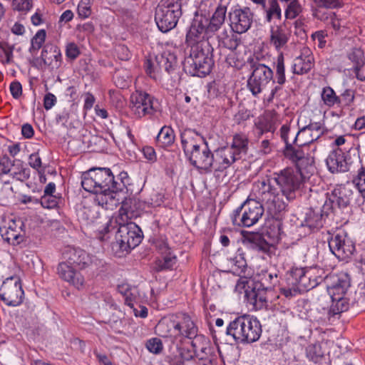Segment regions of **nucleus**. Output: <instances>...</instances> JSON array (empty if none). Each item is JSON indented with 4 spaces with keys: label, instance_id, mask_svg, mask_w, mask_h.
<instances>
[{
    "label": "nucleus",
    "instance_id": "nucleus-47",
    "mask_svg": "<svg viewBox=\"0 0 365 365\" xmlns=\"http://www.w3.org/2000/svg\"><path fill=\"white\" fill-rule=\"evenodd\" d=\"M252 281L246 276H241L235 285V291L239 294L245 293V297L247 299V293L254 289L250 284Z\"/></svg>",
    "mask_w": 365,
    "mask_h": 365
},
{
    "label": "nucleus",
    "instance_id": "nucleus-14",
    "mask_svg": "<svg viewBox=\"0 0 365 365\" xmlns=\"http://www.w3.org/2000/svg\"><path fill=\"white\" fill-rule=\"evenodd\" d=\"M24 291L20 279L14 276L6 278L0 288V297L7 305L17 306L22 302Z\"/></svg>",
    "mask_w": 365,
    "mask_h": 365
},
{
    "label": "nucleus",
    "instance_id": "nucleus-35",
    "mask_svg": "<svg viewBox=\"0 0 365 365\" xmlns=\"http://www.w3.org/2000/svg\"><path fill=\"white\" fill-rule=\"evenodd\" d=\"M247 302L253 305L256 309H261L267 307V301L263 292L251 289L247 294Z\"/></svg>",
    "mask_w": 365,
    "mask_h": 365
},
{
    "label": "nucleus",
    "instance_id": "nucleus-53",
    "mask_svg": "<svg viewBox=\"0 0 365 365\" xmlns=\"http://www.w3.org/2000/svg\"><path fill=\"white\" fill-rule=\"evenodd\" d=\"M78 14L81 18L86 19L91 14V0H81L78 5Z\"/></svg>",
    "mask_w": 365,
    "mask_h": 365
},
{
    "label": "nucleus",
    "instance_id": "nucleus-5",
    "mask_svg": "<svg viewBox=\"0 0 365 365\" xmlns=\"http://www.w3.org/2000/svg\"><path fill=\"white\" fill-rule=\"evenodd\" d=\"M226 332L237 342L252 343L259 339L262 334V327L256 318L250 315H243L232 321Z\"/></svg>",
    "mask_w": 365,
    "mask_h": 365
},
{
    "label": "nucleus",
    "instance_id": "nucleus-25",
    "mask_svg": "<svg viewBox=\"0 0 365 365\" xmlns=\"http://www.w3.org/2000/svg\"><path fill=\"white\" fill-rule=\"evenodd\" d=\"M182 13H175L157 7L155 14V21L158 29L165 33L175 27Z\"/></svg>",
    "mask_w": 365,
    "mask_h": 365
},
{
    "label": "nucleus",
    "instance_id": "nucleus-51",
    "mask_svg": "<svg viewBox=\"0 0 365 365\" xmlns=\"http://www.w3.org/2000/svg\"><path fill=\"white\" fill-rule=\"evenodd\" d=\"M33 7L32 0H12L11 8L14 11L28 12Z\"/></svg>",
    "mask_w": 365,
    "mask_h": 365
},
{
    "label": "nucleus",
    "instance_id": "nucleus-2",
    "mask_svg": "<svg viewBox=\"0 0 365 365\" xmlns=\"http://www.w3.org/2000/svg\"><path fill=\"white\" fill-rule=\"evenodd\" d=\"M83 188L94 194L93 200L106 210H113L125 199V185L115 180L108 168H92L83 173L81 180Z\"/></svg>",
    "mask_w": 365,
    "mask_h": 365
},
{
    "label": "nucleus",
    "instance_id": "nucleus-36",
    "mask_svg": "<svg viewBox=\"0 0 365 365\" xmlns=\"http://www.w3.org/2000/svg\"><path fill=\"white\" fill-rule=\"evenodd\" d=\"M275 69V78L279 85H283L286 82L284 56L279 53L274 63Z\"/></svg>",
    "mask_w": 365,
    "mask_h": 365
},
{
    "label": "nucleus",
    "instance_id": "nucleus-3",
    "mask_svg": "<svg viewBox=\"0 0 365 365\" xmlns=\"http://www.w3.org/2000/svg\"><path fill=\"white\" fill-rule=\"evenodd\" d=\"M227 11V4L219 3L211 16L197 15L193 18L186 34L187 42L197 43L215 36L225 25Z\"/></svg>",
    "mask_w": 365,
    "mask_h": 365
},
{
    "label": "nucleus",
    "instance_id": "nucleus-41",
    "mask_svg": "<svg viewBox=\"0 0 365 365\" xmlns=\"http://www.w3.org/2000/svg\"><path fill=\"white\" fill-rule=\"evenodd\" d=\"M46 37V32L44 29L38 30L34 36L31 38V47L29 51L31 53L36 54L37 51L42 47L45 42Z\"/></svg>",
    "mask_w": 365,
    "mask_h": 365
},
{
    "label": "nucleus",
    "instance_id": "nucleus-58",
    "mask_svg": "<svg viewBox=\"0 0 365 365\" xmlns=\"http://www.w3.org/2000/svg\"><path fill=\"white\" fill-rule=\"evenodd\" d=\"M328 19V24L336 31H339L344 27V21L339 19L335 13H330Z\"/></svg>",
    "mask_w": 365,
    "mask_h": 365
},
{
    "label": "nucleus",
    "instance_id": "nucleus-48",
    "mask_svg": "<svg viewBox=\"0 0 365 365\" xmlns=\"http://www.w3.org/2000/svg\"><path fill=\"white\" fill-rule=\"evenodd\" d=\"M215 4V0H202L194 18H196L197 15L210 16V13L214 9Z\"/></svg>",
    "mask_w": 365,
    "mask_h": 365
},
{
    "label": "nucleus",
    "instance_id": "nucleus-24",
    "mask_svg": "<svg viewBox=\"0 0 365 365\" xmlns=\"http://www.w3.org/2000/svg\"><path fill=\"white\" fill-rule=\"evenodd\" d=\"M314 65V58L312 51L306 46H304L300 51V55L296 57L292 66L293 73L303 75L313 68Z\"/></svg>",
    "mask_w": 365,
    "mask_h": 365
},
{
    "label": "nucleus",
    "instance_id": "nucleus-54",
    "mask_svg": "<svg viewBox=\"0 0 365 365\" xmlns=\"http://www.w3.org/2000/svg\"><path fill=\"white\" fill-rule=\"evenodd\" d=\"M333 278V286L339 287L341 291H347L350 287V280L346 274H341L339 276H334Z\"/></svg>",
    "mask_w": 365,
    "mask_h": 365
},
{
    "label": "nucleus",
    "instance_id": "nucleus-12",
    "mask_svg": "<svg viewBox=\"0 0 365 365\" xmlns=\"http://www.w3.org/2000/svg\"><path fill=\"white\" fill-rule=\"evenodd\" d=\"M157 101L150 95L136 91L130 96V108L137 118L152 115L157 111Z\"/></svg>",
    "mask_w": 365,
    "mask_h": 365
},
{
    "label": "nucleus",
    "instance_id": "nucleus-45",
    "mask_svg": "<svg viewBox=\"0 0 365 365\" xmlns=\"http://www.w3.org/2000/svg\"><path fill=\"white\" fill-rule=\"evenodd\" d=\"M274 18H282V9L277 0H271L269 1V7L266 9V20L270 22Z\"/></svg>",
    "mask_w": 365,
    "mask_h": 365
},
{
    "label": "nucleus",
    "instance_id": "nucleus-49",
    "mask_svg": "<svg viewBox=\"0 0 365 365\" xmlns=\"http://www.w3.org/2000/svg\"><path fill=\"white\" fill-rule=\"evenodd\" d=\"M158 8L173 12L182 13L181 0H162Z\"/></svg>",
    "mask_w": 365,
    "mask_h": 365
},
{
    "label": "nucleus",
    "instance_id": "nucleus-16",
    "mask_svg": "<svg viewBox=\"0 0 365 365\" xmlns=\"http://www.w3.org/2000/svg\"><path fill=\"white\" fill-rule=\"evenodd\" d=\"M331 252L339 259H346L355 250V245L344 230H339L329 241Z\"/></svg>",
    "mask_w": 365,
    "mask_h": 365
},
{
    "label": "nucleus",
    "instance_id": "nucleus-34",
    "mask_svg": "<svg viewBox=\"0 0 365 365\" xmlns=\"http://www.w3.org/2000/svg\"><path fill=\"white\" fill-rule=\"evenodd\" d=\"M156 140L161 147L171 145L175 140L174 130L169 126H163L159 131Z\"/></svg>",
    "mask_w": 365,
    "mask_h": 365
},
{
    "label": "nucleus",
    "instance_id": "nucleus-15",
    "mask_svg": "<svg viewBox=\"0 0 365 365\" xmlns=\"http://www.w3.org/2000/svg\"><path fill=\"white\" fill-rule=\"evenodd\" d=\"M254 14L248 7H236L229 13L230 26L232 31L242 34L252 26Z\"/></svg>",
    "mask_w": 365,
    "mask_h": 365
},
{
    "label": "nucleus",
    "instance_id": "nucleus-63",
    "mask_svg": "<svg viewBox=\"0 0 365 365\" xmlns=\"http://www.w3.org/2000/svg\"><path fill=\"white\" fill-rule=\"evenodd\" d=\"M11 162L7 156L0 158V176L11 171Z\"/></svg>",
    "mask_w": 365,
    "mask_h": 365
},
{
    "label": "nucleus",
    "instance_id": "nucleus-42",
    "mask_svg": "<svg viewBox=\"0 0 365 365\" xmlns=\"http://www.w3.org/2000/svg\"><path fill=\"white\" fill-rule=\"evenodd\" d=\"M349 303L346 298H340L338 296L334 297L331 299V305L330 307V313L332 315L338 314L347 310Z\"/></svg>",
    "mask_w": 365,
    "mask_h": 365
},
{
    "label": "nucleus",
    "instance_id": "nucleus-60",
    "mask_svg": "<svg viewBox=\"0 0 365 365\" xmlns=\"http://www.w3.org/2000/svg\"><path fill=\"white\" fill-rule=\"evenodd\" d=\"M283 92L282 85L276 86L271 90V92L268 95H265L264 101L268 103H272L274 99H279Z\"/></svg>",
    "mask_w": 365,
    "mask_h": 365
},
{
    "label": "nucleus",
    "instance_id": "nucleus-1",
    "mask_svg": "<svg viewBox=\"0 0 365 365\" xmlns=\"http://www.w3.org/2000/svg\"><path fill=\"white\" fill-rule=\"evenodd\" d=\"M307 178L302 171L287 167L255 182L250 196L261 200L270 211L280 212L287 206L282 196L288 200L294 199L296 192Z\"/></svg>",
    "mask_w": 365,
    "mask_h": 365
},
{
    "label": "nucleus",
    "instance_id": "nucleus-27",
    "mask_svg": "<svg viewBox=\"0 0 365 365\" xmlns=\"http://www.w3.org/2000/svg\"><path fill=\"white\" fill-rule=\"evenodd\" d=\"M187 158L197 169L205 170L211 169L212 154L205 143L197 150H195Z\"/></svg>",
    "mask_w": 365,
    "mask_h": 365
},
{
    "label": "nucleus",
    "instance_id": "nucleus-7",
    "mask_svg": "<svg viewBox=\"0 0 365 365\" xmlns=\"http://www.w3.org/2000/svg\"><path fill=\"white\" fill-rule=\"evenodd\" d=\"M212 66L210 53L196 44L191 47L190 54L185 58L184 70L191 76L204 77L210 73Z\"/></svg>",
    "mask_w": 365,
    "mask_h": 365
},
{
    "label": "nucleus",
    "instance_id": "nucleus-10",
    "mask_svg": "<svg viewBox=\"0 0 365 365\" xmlns=\"http://www.w3.org/2000/svg\"><path fill=\"white\" fill-rule=\"evenodd\" d=\"M114 245L128 252L137 247L142 240L139 227L135 223L120 225L115 236Z\"/></svg>",
    "mask_w": 365,
    "mask_h": 365
},
{
    "label": "nucleus",
    "instance_id": "nucleus-31",
    "mask_svg": "<svg viewBox=\"0 0 365 365\" xmlns=\"http://www.w3.org/2000/svg\"><path fill=\"white\" fill-rule=\"evenodd\" d=\"M237 34L225 28L217 36L219 45L231 51L236 50L241 43V39Z\"/></svg>",
    "mask_w": 365,
    "mask_h": 365
},
{
    "label": "nucleus",
    "instance_id": "nucleus-46",
    "mask_svg": "<svg viewBox=\"0 0 365 365\" xmlns=\"http://www.w3.org/2000/svg\"><path fill=\"white\" fill-rule=\"evenodd\" d=\"M302 11L299 0H294L287 5L284 16L287 19H294Z\"/></svg>",
    "mask_w": 365,
    "mask_h": 365
},
{
    "label": "nucleus",
    "instance_id": "nucleus-50",
    "mask_svg": "<svg viewBox=\"0 0 365 365\" xmlns=\"http://www.w3.org/2000/svg\"><path fill=\"white\" fill-rule=\"evenodd\" d=\"M11 175L13 178L24 182L29 178L30 170L22 165H19L11 172Z\"/></svg>",
    "mask_w": 365,
    "mask_h": 365
},
{
    "label": "nucleus",
    "instance_id": "nucleus-64",
    "mask_svg": "<svg viewBox=\"0 0 365 365\" xmlns=\"http://www.w3.org/2000/svg\"><path fill=\"white\" fill-rule=\"evenodd\" d=\"M298 287L297 284H288L287 287H282L281 289V292L286 297H292L293 296H296L297 294L302 292L299 289H297Z\"/></svg>",
    "mask_w": 365,
    "mask_h": 365
},
{
    "label": "nucleus",
    "instance_id": "nucleus-19",
    "mask_svg": "<svg viewBox=\"0 0 365 365\" xmlns=\"http://www.w3.org/2000/svg\"><path fill=\"white\" fill-rule=\"evenodd\" d=\"M320 128L316 124H310L303 127L297 133L293 143L300 146H307L312 151H316L317 146L315 141L320 136Z\"/></svg>",
    "mask_w": 365,
    "mask_h": 365
},
{
    "label": "nucleus",
    "instance_id": "nucleus-6",
    "mask_svg": "<svg viewBox=\"0 0 365 365\" xmlns=\"http://www.w3.org/2000/svg\"><path fill=\"white\" fill-rule=\"evenodd\" d=\"M175 50L174 48H166L154 58H147L145 62L147 74L155 80H160L163 69L168 74L172 73L178 66Z\"/></svg>",
    "mask_w": 365,
    "mask_h": 365
},
{
    "label": "nucleus",
    "instance_id": "nucleus-61",
    "mask_svg": "<svg viewBox=\"0 0 365 365\" xmlns=\"http://www.w3.org/2000/svg\"><path fill=\"white\" fill-rule=\"evenodd\" d=\"M138 297L137 288L133 287L131 290L124 297L125 303L130 308L134 307V304L136 302Z\"/></svg>",
    "mask_w": 365,
    "mask_h": 365
},
{
    "label": "nucleus",
    "instance_id": "nucleus-59",
    "mask_svg": "<svg viewBox=\"0 0 365 365\" xmlns=\"http://www.w3.org/2000/svg\"><path fill=\"white\" fill-rule=\"evenodd\" d=\"M80 55L78 46L75 43H68L66 47V56L68 58L74 60Z\"/></svg>",
    "mask_w": 365,
    "mask_h": 365
},
{
    "label": "nucleus",
    "instance_id": "nucleus-23",
    "mask_svg": "<svg viewBox=\"0 0 365 365\" xmlns=\"http://www.w3.org/2000/svg\"><path fill=\"white\" fill-rule=\"evenodd\" d=\"M286 282L288 284H297L302 292L312 289L307 268L292 267L287 274Z\"/></svg>",
    "mask_w": 365,
    "mask_h": 365
},
{
    "label": "nucleus",
    "instance_id": "nucleus-37",
    "mask_svg": "<svg viewBox=\"0 0 365 365\" xmlns=\"http://www.w3.org/2000/svg\"><path fill=\"white\" fill-rule=\"evenodd\" d=\"M322 99L324 104L329 108L341 103L339 97L336 95L334 91L329 86L323 88Z\"/></svg>",
    "mask_w": 365,
    "mask_h": 365
},
{
    "label": "nucleus",
    "instance_id": "nucleus-18",
    "mask_svg": "<svg viewBox=\"0 0 365 365\" xmlns=\"http://www.w3.org/2000/svg\"><path fill=\"white\" fill-rule=\"evenodd\" d=\"M24 225L21 220H10L8 223L0 227V233L3 239L13 245H19L24 240Z\"/></svg>",
    "mask_w": 365,
    "mask_h": 365
},
{
    "label": "nucleus",
    "instance_id": "nucleus-26",
    "mask_svg": "<svg viewBox=\"0 0 365 365\" xmlns=\"http://www.w3.org/2000/svg\"><path fill=\"white\" fill-rule=\"evenodd\" d=\"M63 257L68 263L79 269H84L91 263V256L80 248L67 247Z\"/></svg>",
    "mask_w": 365,
    "mask_h": 365
},
{
    "label": "nucleus",
    "instance_id": "nucleus-57",
    "mask_svg": "<svg viewBox=\"0 0 365 365\" xmlns=\"http://www.w3.org/2000/svg\"><path fill=\"white\" fill-rule=\"evenodd\" d=\"M57 199L53 195H43L41 198V205L43 207L52 209L57 206Z\"/></svg>",
    "mask_w": 365,
    "mask_h": 365
},
{
    "label": "nucleus",
    "instance_id": "nucleus-40",
    "mask_svg": "<svg viewBox=\"0 0 365 365\" xmlns=\"http://www.w3.org/2000/svg\"><path fill=\"white\" fill-rule=\"evenodd\" d=\"M306 355L309 360L317 363L324 356L321 345L317 343L308 345L306 348Z\"/></svg>",
    "mask_w": 365,
    "mask_h": 365
},
{
    "label": "nucleus",
    "instance_id": "nucleus-55",
    "mask_svg": "<svg viewBox=\"0 0 365 365\" xmlns=\"http://www.w3.org/2000/svg\"><path fill=\"white\" fill-rule=\"evenodd\" d=\"M13 58V51L9 46L0 43V61L3 64H9Z\"/></svg>",
    "mask_w": 365,
    "mask_h": 365
},
{
    "label": "nucleus",
    "instance_id": "nucleus-38",
    "mask_svg": "<svg viewBox=\"0 0 365 365\" xmlns=\"http://www.w3.org/2000/svg\"><path fill=\"white\" fill-rule=\"evenodd\" d=\"M81 212L82 219L88 225L98 224V220H101L99 212L96 207L83 206Z\"/></svg>",
    "mask_w": 365,
    "mask_h": 365
},
{
    "label": "nucleus",
    "instance_id": "nucleus-9",
    "mask_svg": "<svg viewBox=\"0 0 365 365\" xmlns=\"http://www.w3.org/2000/svg\"><path fill=\"white\" fill-rule=\"evenodd\" d=\"M314 153L309 147L300 145L294 147L292 145H287L284 150V155L295 164L294 168L306 175L314 171Z\"/></svg>",
    "mask_w": 365,
    "mask_h": 365
},
{
    "label": "nucleus",
    "instance_id": "nucleus-11",
    "mask_svg": "<svg viewBox=\"0 0 365 365\" xmlns=\"http://www.w3.org/2000/svg\"><path fill=\"white\" fill-rule=\"evenodd\" d=\"M273 78L272 68L263 63H254L247 81V87L253 96H257Z\"/></svg>",
    "mask_w": 365,
    "mask_h": 365
},
{
    "label": "nucleus",
    "instance_id": "nucleus-30",
    "mask_svg": "<svg viewBox=\"0 0 365 365\" xmlns=\"http://www.w3.org/2000/svg\"><path fill=\"white\" fill-rule=\"evenodd\" d=\"M41 56L44 64L48 66L51 69H57L61 65L62 55L57 46H51L49 50L43 48Z\"/></svg>",
    "mask_w": 365,
    "mask_h": 365
},
{
    "label": "nucleus",
    "instance_id": "nucleus-28",
    "mask_svg": "<svg viewBox=\"0 0 365 365\" xmlns=\"http://www.w3.org/2000/svg\"><path fill=\"white\" fill-rule=\"evenodd\" d=\"M181 143L186 156L205 144L203 138L192 129L182 132Z\"/></svg>",
    "mask_w": 365,
    "mask_h": 365
},
{
    "label": "nucleus",
    "instance_id": "nucleus-43",
    "mask_svg": "<svg viewBox=\"0 0 365 365\" xmlns=\"http://www.w3.org/2000/svg\"><path fill=\"white\" fill-rule=\"evenodd\" d=\"M113 79L116 86L121 89L128 87L130 83L129 73L125 70L117 71L114 74Z\"/></svg>",
    "mask_w": 365,
    "mask_h": 365
},
{
    "label": "nucleus",
    "instance_id": "nucleus-8",
    "mask_svg": "<svg viewBox=\"0 0 365 365\" xmlns=\"http://www.w3.org/2000/svg\"><path fill=\"white\" fill-rule=\"evenodd\" d=\"M262 203L263 202L257 198L247 200L234 212L232 216V223L235 225L247 227L256 224L264 212Z\"/></svg>",
    "mask_w": 365,
    "mask_h": 365
},
{
    "label": "nucleus",
    "instance_id": "nucleus-56",
    "mask_svg": "<svg viewBox=\"0 0 365 365\" xmlns=\"http://www.w3.org/2000/svg\"><path fill=\"white\" fill-rule=\"evenodd\" d=\"M163 260L159 261V267L163 269H171L176 263L177 258L171 252L162 255Z\"/></svg>",
    "mask_w": 365,
    "mask_h": 365
},
{
    "label": "nucleus",
    "instance_id": "nucleus-21",
    "mask_svg": "<svg viewBox=\"0 0 365 365\" xmlns=\"http://www.w3.org/2000/svg\"><path fill=\"white\" fill-rule=\"evenodd\" d=\"M230 149L223 147L212 154L211 168L214 171H222L238 160Z\"/></svg>",
    "mask_w": 365,
    "mask_h": 365
},
{
    "label": "nucleus",
    "instance_id": "nucleus-4",
    "mask_svg": "<svg viewBox=\"0 0 365 365\" xmlns=\"http://www.w3.org/2000/svg\"><path fill=\"white\" fill-rule=\"evenodd\" d=\"M155 332L160 336L173 340L181 336L191 339L197 334V327L190 316L180 314L161 319L155 327Z\"/></svg>",
    "mask_w": 365,
    "mask_h": 365
},
{
    "label": "nucleus",
    "instance_id": "nucleus-29",
    "mask_svg": "<svg viewBox=\"0 0 365 365\" xmlns=\"http://www.w3.org/2000/svg\"><path fill=\"white\" fill-rule=\"evenodd\" d=\"M278 115L274 110L267 111L259 116L256 123L255 127L259 135L267 132L273 133L277 125Z\"/></svg>",
    "mask_w": 365,
    "mask_h": 365
},
{
    "label": "nucleus",
    "instance_id": "nucleus-33",
    "mask_svg": "<svg viewBox=\"0 0 365 365\" xmlns=\"http://www.w3.org/2000/svg\"><path fill=\"white\" fill-rule=\"evenodd\" d=\"M229 262L234 273L238 275L245 273L247 262L245 257V252L242 249H238L235 255L229 259Z\"/></svg>",
    "mask_w": 365,
    "mask_h": 365
},
{
    "label": "nucleus",
    "instance_id": "nucleus-22",
    "mask_svg": "<svg viewBox=\"0 0 365 365\" xmlns=\"http://www.w3.org/2000/svg\"><path fill=\"white\" fill-rule=\"evenodd\" d=\"M326 165L328 170L332 173H344L348 170L346 152L341 148L333 149L326 159Z\"/></svg>",
    "mask_w": 365,
    "mask_h": 365
},
{
    "label": "nucleus",
    "instance_id": "nucleus-52",
    "mask_svg": "<svg viewBox=\"0 0 365 365\" xmlns=\"http://www.w3.org/2000/svg\"><path fill=\"white\" fill-rule=\"evenodd\" d=\"M148 350L153 354H160L163 349L162 341L157 337L151 338L146 341L145 344Z\"/></svg>",
    "mask_w": 365,
    "mask_h": 365
},
{
    "label": "nucleus",
    "instance_id": "nucleus-44",
    "mask_svg": "<svg viewBox=\"0 0 365 365\" xmlns=\"http://www.w3.org/2000/svg\"><path fill=\"white\" fill-rule=\"evenodd\" d=\"M353 183L360 192L365 202V167L361 166L353 178Z\"/></svg>",
    "mask_w": 365,
    "mask_h": 365
},
{
    "label": "nucleus",
    "instance_id": "nucleus-39",
    "mask_svg": "<svg viewBox=\"0 0 365 365\" xmlns=\"http://www.w3.org/2000/svg\"><path fill=\"white\" fill-rule=\"evenodd\" d=\"M308 276L310 277L312 289L317 287L324 279L327 277L324 270L318 267H308Z\"/></svg>",
    "mask_w": 365,
    "mask_h": 365
},
{
    "label": "nucleus",
    "instance_id": "nucleus-13",
    "mask_svg": "<svg viewBox=\"0 0 365 365\" xmlns=\"http://www.w3.org/2000/svg\"><path fill=\"white\" fill-rule=\"evenodd\" d=\"M352 191L345 185L336 186L331 192L326 194V200L323 205V212L329 213L337 208L346 207L350 202Z\"/></svg>",
    "mask_w": 365,
    "mask_h": 365
},
{
    "label": "nucleus",
    "instance_id": "nucleus-62",
    "mask_svg": "<svg viewBox=\"0 0 365 365\" xmlns=\"http://www.w3.org/2000/svg\"><path fill=\"white\" fill-rule=\"evenodd\" d=\"M317 5L322 7L334 9L341 6V0H314Z\"/></svg>",
    "mask_w": 365,
    "mask_h": 365
},
{
    "label": "nucleus",
    "instance_id": "nucleus-17",
    "mask_svg": "<svg viewBox=\"0 0 365 365\" xmlns=\"http://www.w3.org/2000/svg\"><path fill=\"white\" fill-rule=\"evenodd\" d=\"M292 35L290 26L285 21L279 25L270 26L269 43L279 53L285 49Z\"/></svg>",
    "mask_w": 365,
    "mask_h": 365
},
{
    "label": "nucleus",
    "instance_id": "nucleus-32",
    "mask_svg": "<svg viewBox=\"0 0 365 365\" xmlns=\"http://www.w3.org/2000/svg\"><path fill=\"white\" fill-rule=\"evenodd\" d=\"M248 138L244 133H237L233 135L232 142L230 146H226L227 148H231L233 155L237 158H241V154L245 153L247 148Z\"/></svg>",
    "mask_w": 365,
    "mask_h": 365
},
{
    "label": "nucleus",
    "instance_id": "nucleus-20",
    "mask_svg": "<svg viewBox=\"0 0 365 365\" xmlns=\"http://www.w3.org/2000/svg\"><path fill=\"white\" fill-rule=\"evenodd\" d=\"M57 272L59 277L63 280L68 282L78 289H81L84 286V277L78 272H77L73 266L68 263L66 261L58 264Z\"/></svg>",
    "mask_w": 365,
    "mask_h": 365
}]
</instances>
